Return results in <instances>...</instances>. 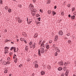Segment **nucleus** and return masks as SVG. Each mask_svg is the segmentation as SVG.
I'll use <instances>...</instances> for the list:
<instances>
[{
  "instance_id": "f257e3e1",
  "label": "nucleus",
  "mask_w": 76,
  "mask_h": 76,
  "mask_svg": "<svg viewBox=\"0 0 76 76\" xmlns=\"http://www.w3.org/2000/svg\"><path fill=\"white\" fill-rule=\"evenodd\" d=\"M67 61L64 62L63 64V61H61V62H59L58 63V64L60 66H67Z\"/></svg>"
},
{
  "instance_id": "a878e982",
  "label": "nucleus",
  "mask_w": 76,
  "mask_h": 76,
  "mask_svg": "<svg viewBox=\"0 0 76 76\" xmlns=\"http://www.w3.org/2000/svg\"><path fill=\"white\" fill-rule=\"evenodd\" d=\"M4 73H7V70L6 69L4 71Z\"/></svg>"
},
{
  "instance_id": "6e6552de",
  "label": "nucleus",
  "mask_w": 76,
  "mask_h": 76,
  "mask_svg": "<svg viewBox=\"0 0 76 76\" xmlns=\"http://www.w3.org/2000/svg\"><path fill=\"white\" fill-rule=\"evenodd\" d=\"M58 70L59 71H60V70H63V68L62 67H59L58 69Z\"/></svg>"
},
{
  "instance_id": "423d86ee",
  "label": "nucleus",
  "mask_w": 76,
  "mask_h": 76,
  "mask_svg": "<svg viewBox=\"0 0 76 76\" xmlns=\"http://www.w3.org/2000/svg\"><path fill=\"white\" fill-rule=\"evenodd\" d=\"M29 6H31V8L32 9H34V5H33V4H30V5H29Z\"/></svg>"
},
{
  "instance_id": "f03ea898",
  "label": "nucleus",
  "mask_w": 76,
  "mask_h": 76,
  "mask_svg": "<svg viewBox=\"0 0 76 76\" xmlns=\"http://www.w3.org/2000/svg\"><path fill=\"white\" fill-rule=\"evenodd\" d=\"M38 55L39 56H41V54H44L45 53V50H40V49L38 50Z\"/></svg>"
},
{
  "instance_id": "680f3d73",
  "label": "nucleus",
  "mask_w": 76,
  "mask_h": 76,
  "mask_svg": "<svg viewBox=\"0 0 76 76\" xmlns=\"http://www.w3.org/2000/svg\"><path fill=\"white\" fill-rule=\"evenodd\" d=\"M4 54H6V53H7V51H4Z\"/></svg>"
},
{
  "instance_id": "2eb2a0df",
  "label": "nucleus",
  "mask_w": 76,
  "mask_h": 76,
  "mask_svg": "<svg viewBox=\"0 0 76 76\" xmlns=\"http://www.w3.org/2000/svg\"><path fill=\"white\" fill-rule=\"evenodd\" d=\"M40 24H41V22H39V21H38L37 23V26H38V25H40Z\"/></svg>"
},
{
  "instance_id": "72a5a7b5",
  "label": "nucleus",
  "mask_w": 76,
  "mask_h": 76,
  "mask_svg": "<svg viewBox=\"0 0 76 76\" xmlns=\"http://www.w3.org/2000/svg\"><path fill=\"white\" fill-rule=\"evenodd\" d=\"M5 10H7V9H8V7L7 6L5 7Z\"/></svg>"
},
{
  "instance_id": "c756f323",
  "label": "nucleus",
  "mask_w": 76,
  "mask_h": 76,
  "mask_svg": "<svg viewBox=\"0 0 76 76\" xmlns=\"http://www.w3.org/2000/svg\"><path fill=\"white\" fill-rule=\"evenodd\" d=\"M61 14L62 16H64V12H62Z\"/></svg>"
},
{
  "instance_id": "58836bf2",
  "label": "nucleus",
  "mask_w": 76,
  "mask_h": 76,
  "mask_svg": "<svg viewBox=\"0 0 76 76\" xmlns=\"http://www.w3.org/2000/svg\"><path fill=\"white\" fill-rule=\"evenodd\" d=\"M39 11L41 13H43V11H42V10H41V9H40L39 10Z\"/></svg>"
},
{
  "instance_id": "4468645a",
  "label": "nucleus",
  "mask_w": 76,
  "mask_h": 76,
  "mask_svg": "<svg viewBox=\"0 0 76 76\" xmlns=\"http://www.w3.org/2000/svg\"><path fill=\"white\" fill-rule=\"evenodd\" d=\"M38 37V34H35L34 36V38H37Z\"/></svg>"
},
{
  "instance_id": "e2e57ef3",
  "label": "nucleus",
  "mask_w": 76,
  "mask_h": 76,
  "mask_svg": "<svg viewBox=\"0 0 76 76\" xmlns=\"http://www.w3.org/2000/svg\"><path fill=\"white\" fill-rule=\"evenodd\" d=\"M19 7H22V5H19Z\"/></svg>"
},
{
  "instance_id": "dca6fc26",
  "label": "nucleus",
  "mask_w": 76,
  "mask_h": 76,
  "mask_svg": "<svg viewBox=\"0 0 76 76\" xmlns=\"http://www.w3.org/2000/svg\"><path fill=\"white\" fill-rule=\"evenodd\" d=\"M32 11L33 12L35 13L37 12V10H36V9H33V10Z\"/></svg>"
},
{
  "instance_id": "0e129e2a",
  "label": "nucleus",
  "mask_w": 76,
  "mask_h": 76,
  "mask_svg": "<svg viewBox=\"0 0 76 76\" xmlns=\"http://www.w3.org/2000/svg\"><path fill=\"white\" fill-rule=\"evenodd\" d=\"M4 31L5 32H7V30H6V29H5Z\"/></svg>"
},
{
  "instance_id": "412c9836",
  "label": "nucleus",
  "mask_w": 76,
  "mask_h": 76,
  "mask_svg": "<svg viewBox=\"0 0 76 76\" xmlns=\"http://www.w3.org/2000/svg\"><path fill=\"white\" fill-rule=\"evenodd\" d=\"M16 47H14V52H15V53H16Z\"/></svg>"
},
{
  "instance_id": "f3484780",
  "label": "nucleus",
  "mask_w": 76,
  "mask_h": 76,
  "mask_svg": "<svg viewBox=\"0 0 76 76\" xmlns=\"http://www.w3.org/2000/svg\"><path fill=\"white\" fill-rule=\"evenodd\" d=\"M25 50L26 51H28V46H26L25 47Z\"/></svg>"
},
{
  "instance_id": "3c124183",
  "label": "nucleus",
  "mask_w": 76,
  "mask_h": 76,
  "mask_svg": "<svg viewBox=\"0 0 76 76\" xmlns=\"http://www.w3.org/2000/svg\"><path fill=\"white\" fill-rule=\"evenodd\" d=\"M33 1V3H35L36 2V0H32Z\"/></svg>"
},
{
  "instance_id": "de8ad7c7",
  "label": "nucleus",
  "mask_w": 76,
  "mask_h": 76,
  "mask_svg": "<svg viewBox=\"0 0 76 76\" xmlns=\"http://www.w3.org/2000/svg\"><path fill=\"white\" fill-rule=\"evenodd\" d=\"M57 8V6L56 5L54 7V9H56Z\"/></svg>"
},
{
  "instance_id": "0eeeda50",
  "label": "nucleus",
  "mask_w": 76,
  "mask_h": 76,
  "mask_svg": "<svg viewBox=\"0 0 76 76\" xmlns=\"http://www.w3.org/2000/svg\"><path fill=\"white\" fill-rule=\"evenodd\" d=\"M61 33H63V31H62L60 30L58 32L59 35L60 36H61Z\"/></svg>"
},
{
  "instance_id": "ea45409f",
  "label": "nucleus",
  "mask_w": 76,
  "mask_h": 76,
  "mask_svg": "<svg viewBox=\"0 0 76 76\" xmlns=\"http://www.w3.org/2000/svg\"><path fill=\"white\" fill-rule=\"evenodd\" d=\"M55 39H58V36L56 35L55 37Z\"/></svg>"
},
{
  "instance_id": "4be33fe9",
  "label": "nucleus",
  "mask_w": 76,
  "mask_h": 76,
  "mask_svg": "<svg viewBox=\"0 0 76 76\" xmlns=\"http://www.w3.org/2000/svg\"><path fill=\"white\" fill-rule=\"evenodd\" d=\"M15 58L16 59H15V61L14 60V61H15V63H16V62H17V61H18V58L16 57Z\"/></svg>"
},
{
  "instance_id": "13d9d810",
  "label": "nucleus",
  "mask_w": 76,
  "mask_h": 76,
  "mask_svg": "<svg viewBox=\"0 0 76 76\" xmlns=\"http://www.w3.org/2000/svg\"><path fill=\"white\" fill-rule=\"evenodd\" d=\"M16 57H15V56L14 55L13 57V59H15Z\"/></svg>"
},
{
  "instance_id": "7ed1b4c3",
  "label": "nucleus",
  "mask_w": 76,
  "mask_h": 76,
  "mask_svg": "<svg viewBox=\"0 0 76 76\" xmlns=\"http://www.w3.org/2000/svg\"><path fill=\"white\" fill-rule=\"evenodd\" d=\"M10 62L9 61H3L2 63V64H4V65H6V64H10Z\"/></svg>"
},
{
  "instance_id": "1a4fd4ad",
  "label": "nucleus",
  "mask_w": 76,
  "mask_h": 76,
  "mask_svg": "<svg viewBox=\"0 0 76 76\" xmlns=\"http://www.w3.org/2000/svg\"><path fill=\"white\" fill-rule=\"evenodd\" d=\"M56 13H56L55 11H52V14L53 16H54L55 15H56Z\"/></svg>"
},
{
  "instance_id": "6ab92c4d",
  "label": "nucleus",
  "mask_w": 76,
  "mask_h": 76,
  "mask_svg": "<svg viewBox=\"0 0 76 76\" xmlns=\"http://www.w3.org/2000/svg\"><path fill=\"white\" fill-rule=\"evenodd\" d=\"M68 73H69V71H66V76H67L68 75Z\"/></svg>"
},
{
  "instance_id": "c03bdc74",
  "label": "nucleus",
  "mask_w": 76,
  "mask_h": 76,
  "mask_svg": "<svg viewBox=\"0 0 76 76\" xmlns=\"http://www.w3.org/2000/svg\"><path fill=\"white\" fill-rule=\"evenodd\" d=\"M70 42H71V40H69L68 41V42L69 44H70Z\"/></svg>"
},
{
  "instance_id": "5fc2aeb1",
  "label": "nucleus",
  "mask_w": 76,
  "mask_h": 76,
  "mask_svg": "<svg viewBox=\"0 0 76 76\" xmlns=\"http://www.w3.org/2000/svg\"><path fill=\"white\" fill-rule=\"evenodd\" d=\"M23 65H22V64H20V65H19V67H20V66H22V67H23Z\"/></svg>"
},
{
  "instance_id": "5701e85b",
  "label": "nucleus",
  "mask_w": 76,
  "mask_h": 76,
  "mask_svg": "<svg viewBox=\"0 0 76 76\" xmlns=\"http://www.w3.org/2000/svg\"><path fill=\"white\" fill-rule=\"evenodd\" d=\"M13 49H14V47H12L11 48L10 50H11V51H12V50H13Z\"/></svg>"
},
{
  "instance_id": "e433bc0d",
  "label": "nucleus",
  "mask_w": 76,
  "mask_h": 76,
  "mask_svg": "<svg viewBox=\"0 0 76 76\" xmlns=\"http://www.w3.org/2000/svg\"><path fill=\"white\" fill-rule=\"evenodd\" d=\"M20 40L21 41H24V39H23L22 38H20Z\"/></svg>"
},
{
  "instance_id": "39448f33",
  "label": "nucleus",
  "mask_w": 76,
  "mask_h": 76,
  "mask_svg": "<svg viewBox=\"0 0 76 76\" xmlns=\"http://www.w3.org/2000/svg\"><path fill=\"white\" fill-rule=\"evenodd\" d=\"M22 35H24V37H26V35H27V34L25 32H22Z\"/></svg>"
},
{
  "instance_id": "37998d69",
  "label": "nucleus",
  "mask_w": 76,
  "mask_h": 76,
  "mask_svg": "<svg viewBox=\"0 0 76 76\" xmlns=\"http://www.w3.org/2000/svg\"><path fill=\"white\" fill-rule=\"evenodd\" d=\"M47 69H48L49 70H50V69H51V67H47Z\"/></svg>"
},
{
  "instance_id": "09e8293b",
  "label": "nucleus",
  "mask_w": 76,
  "mask_h": 76,
  "mask_svg": "<svg viewBox=\"0 0 76 76\" xmlns=\"http://www.w3.org/2000/svg\"><path fill=\"white\" fill-rule=\"evenodd\" d=\"M41 44V40H40V42H39V45H40Z\"/></svg>"
},
{
  "instance_id": "4d7b16f0",
  "label": "nucleus",
  "mask_w": 76,
  "mask_h": 76,
  "mask_svg": "<svg viewBox=\"0 0 76 76\" xmlns=\"http://www.w3.org/2000/svg\"><path fill=\"white\" fill-rule=\"evenodd\" d=\"M12 54H13V53H12V52H10L9 53V55H12Z\"/></svg>"
},
{
  "instance_id": "052dcab7",
  "label": "nucleus",
  "mask_w": 76,
  "mask_h": 76,
  "mask_svg": "<svg viewBox=\"0 0 76 76\" xmlns=\"http://www.w3.org/2000/svg\"><path fill=\"white\" fill-rule=\"evenodd\" d=\"M28 24V25H29V24H31V22H30V21L29 22H28H28H27Z\"/></svg>"
},
{
  "instance_id": "2f4dec72",
  "label": "nucleus",
  "mask_w": 76,
  "mask_h": 76,
  "mask_svg": "<svg viewBox=\"0 0 76 76\" xmlns=\"http://www.w3.org/2000/svg\"><path fill=\"white\" fill-rule=\"evenodd\" d=\"M37 62H38V61H36L34 63L35 64H37V63H38Z\"/></svg>"
},
{
  "instance_id": "f8f14e48",
  "label": "nucleus",
  "mask_w": 76,
  "mask_h": 76,
  "mask_svg": "<svg viewBox=\"0 0 76 76\" xmlns=\"http://www.w3.org/2000/svg\"><path fill=\"white\" fill-rule=\"evenodd\" d=\"M41 75H44V74H45V72H44V71L41 72Z\"/></svg>"
},
{
  "instance_id": "f704fd0d",
  "label": "nucleus",
  "mask_w": 76,
  "mask_h": 76,
  "mask_svg": "<svg viewBox=\"0 0 76 76\" xmlns=\"http://www.w3.org/2000/svg\"><path fill=\"white\" fill-rule=\"evenodd\" d=\"M67 6L68 7H70V4H69L67 5Z\"/></svg>"
},
{
  "instance_id": "79ce46f5",
  "label": "nucleus",
  "mask_w": 76,
  "mask_h": 76,
  "mask_svg": "<svg viewBox=\"0 0 76 76\" xmlns=\"http://www.w3.org/2000/svg\"><path fill=\"white\" fill-rule=\"evenodd\" d=\"M67 63V65H68V64H70V62H68V61H66Z\"/></svg>"
},
{
  "instance_id": "8fccbe9b",
  "label": "nucleus",
  "mask_w": 76,
  "mask_h": 76,
  "mask_svg": "<svg viewBox=\"0 0 76 76\" xmlns=\"http://www.w3.org/2000/svg\"><path fill=\"white\" fill-rule=\"evenodd\" d=\"M42 47H44V48H45V45L44 44L43 46L42 47Z\"/></svg>"
},
{
  "instance_id": "20e7f679",
  "label": "nucleus",
  "mask_w": 76,
  "mask_h": 76,
  "mask_svg": "<svg viewBox=\"0 0 76 76\" xmlns=\"http://www.w3.org/2000/svg\"><path fill=\"white\" fill-rule=\"evenodd\" d=\"M75 15H72L71 17V18L72 20H75Z\"/></svg>"
},
{
  "instance_id": "bf43d9fd",
  "label": "nucleus",
  "mask_w": 76,
  "mask_h": 76,
  "mask_svg": "<svg viewBox=\"0 0 76 76\" xmlns=\"http://www.w3.org/2000/svg\"><path fill=\"white\" fill-rule=\"evenodd\" d=\"M69 35H70V33H68L67 34V36H69Z\"/></svg>"
},
{
  "instance_id": "7c9ffc66",
  "label": "nucleus",
  "mask_w": 76,
  "mask_h": 76,
  "mask_svg": "<svg viewBox=\"0 0 76 76\" xmlns=\"http://www.w3.org/2000/svg\"><path fill=\"white\" fill-rule=\"evenodd\" d=\"M8 41H9V40L6 39L5 40V42H8Z\"/></svg>"
},
{
  "instance_id": "a19ab883",
  "label": "nucleus",
  "mask_w": 76,
  "mask_h": 76,
  "mask_svg": "<svg viewBox=\"0 0 76 76\" xmlns=\"http://www.w3.org/2000/svg\"><path fill=\"white\" fill-rule=\"evenodd\" d=\"M57 50H58L56 52H59V53H60V50H59V49H57Z\"/></svg>"
},
{
  "instance_id": "c85d7f7f",
  "label": "nucleus",
  "mask_w": 76,
  "mask_h": 76,
  "mask_svg": "<svg viewBox=\"0 0 76 76\" xmlns=\"http://www.w3.org/2000/svg\"><path fill=\"white\" fill-rule=\"evenodd\" d=\"M22 22V20H18V22H19V23H21Z\"/></svg>"
},
{
  "instance_id": "603ef678",
  "label": "nucleus",
  "mask_w": 76,
  "mask_h": 76,
  "mask_svg": "<svg viewBox=\"0 0 76 76\" xmlns=\"http://www.w3.org/2000/svg\"><path fill=\"white\" fill-rule=\"evenodd\" d=\"M24 42H25V43L26 44H27V42H26V40H24Z\"/></svg>"
},
{
  "instance_id": "49530a36",
  "label": "nucleus",
  "mask_w": 76,
  "mask_h": 76,
  "mask_svg": "<svg viewBox=\"0 0 76 76\" xmlns=\"http://www.w3.org/2000/svg\"><path fill=\"white\" fill-rule=\"evenodd\" d=\"M35 67H38V65L37 64H35Z\"/></svg>"
},
{
  "instance_id": "a18cd8bd",
  "label": "nucleus",
  "mask_w": 76,
  "mask_h": 76,
  "mask_svg": "<svg viewBox=\"0 0 76 76\" xmlns=\"http://www.w3.org/2000/svg\"><path fill=\"white\" fill-rule=\"evenodd\" d=\"M72 8V11H74V10H75V7H74L73 8Z\"/></svg>"
},
{
  "instance_id": "a211bd4d",
  "label": "nucleus",
  "mask_w": 76,
  "mask_h": 76,
  "mask_svg": "<svg viewBox=\"0 0 76 76\" xmlns=\"http://www.w3.org/2000/svg\"><path fill=\"white\" fill-rule=\"evenodd\" d=\"M55 54V56H58V53H57V52H56L54 53Z\"/></svg>"
},
{
  "instance_id": "4c0bfd02",
  "label": "nucleus",
  "mask_w": 76,
  "mask_h": 76,
  "mask_svg": "<svg viewBox=\"0 0 76 76\" xmlns=\"http://www.w3.org/2000/svg\"><path fill=\"white\" fill-rule=\"evenodd\" d=\"M28 60H27V61H31V59H30V58H27Z\"/></svg>"
},
{
  "instance_id": "9b49d317",
  "label": "nucleus",
  "mask_w": 76,
  "mask_h": 76,
  "mask_svg": "<svg viewBox=\"0 0 76 76\" xmlns=\"http://www.w3.org/2000/svg\"><path fill=\"white\" fill-rule=\"evenodd\" d=\"M8 12L9 13H10V12H12V9H10V8H9L8 9Z\"/></svg>"
},
{
  "instance_id": "bb28decb",
  "label": "nucleus",
  "mask_w": 76,
  "mask_h": 76,
  "mask_svg": "<svg viewBox=\"0 0 76 76\" xmlns=\"http://www.w3.org/2000/svg\"><path fill=\"white\" fill-rule=\"evenodd\" d=\"M36 17H39V16H40V15H39V14H37L36 15Z\"/></svg>"
},
{
  "instance_id": "393cba45",
  "label": "nucleus",
  "mask_w": 76,
  "mask_h": 76,
  "mask_svg": "<svg viewBox=\"0 0 76 76\" xmlns=\"http://www.w3.org/2000/svg\"><path fill=\"white\" fill-rule=\"evenodd\" d=\"M66 69L67 68L66 67H64V71H66Z\"/></svg>"
},
{
  "instance_id": "774afa93",
  "label": "nucleus",
  "mask_w": 76,
  "mask_h": 76,
  "mask_svg": "<svg viewBox=\"0 0 76 76\" xmlns=\"http://www.w3.org/2000/svg\"><path fill=\"white\" fill-rule=\"evenodd\" d=\"M41 50H44V48H42Z\"/></svg>"
},
{
  "instance_id": "6e6d98bb",
  "label": "nucleus",
  "mask_w": 76,
  "mask_h": 76,
  "mask_svg": "<svg viewBox=\"0 0 76 76\" xmlns=\"http://www.w3.org/2000/svg\"><path fill=\"white\" fill-rule=\"evenodd\" d=\"M44 45V44H43V43H42L41 44V47H42V46H43V45Z\"/></svg>"
},
{
  "instance_id": "ddd939ff",
  "label": "nucleus",
  "mask_w": 76,
  "mask_h": 76,
  "mask_svg": "<svg viewBox=\"0 0 76 76\" xmlns=\"http://www.w3.org/2000/svg\"><path fill=\"white\" fill-rule=\"evenodd\" d=\"M48 14H50V15L51 13V10H48Z\"/></svg>"
},
{
  "instance_id": "cd10ccee",
  "label": "nucleus",
  "mask_w": 76,
  "mask_h": 76,
  "mask_svg": "<svg viewBox=\"0 0 76 76\" xmlns=\"http://www.w3.org/2000/svg\"><path fill=\"white\" fill-rule=\"evenodd\" d=\"M35 43H34L33 45V48H35Z\"/></svg>"
},
{
  "instance_id": "69168bd1",
  "label": "nucleus",
  "mask_w": 76,
  "mask_h": 76,
  "mask_svg": "<svg viewBox=\"0 0 76 76\" xmlns=\"http://www.w3.org/2000/svg\"><path fill=\"white\" fill-rule=\"evenodd\" d=\"M74 15H76V12H75L74 13Z\"/></svg>"
},
{
  "instance_id": "aec40b11",
  "label": "nucleus",
  "mask_w": 76,
  "mask_h": 76,
  "mask_svg": "<svg viewBox=\"0 0 76 76\" xmlns=\"http://www.w3.org/2000/svg\"><path fill=\"white\" fill-rule=\"evenodd\" d=\"M37 20H38L39 21H40L41 20V18L40 17H39V18H38L37 19Z\"/></svg>"
},
{
  "instance_id": "9d476101",
  "label": "nucleus",
  "mask_w": 76,
  "mask_h": 76,
  "mask_svg": "<svg viewBox=\"0 0 76 76\" xmlns=\"http://www.w3.org/2000/svg\"><path fill=\"white\" fill-rule=\"evenodd\" d=\"M46 48L47 49H49L50 48V45H46Z\"/></svg>"
},
{
  "instance_id": "338daca9",
  "label": "nucleus",
  "mask_w": 76,
  "mask_h": 76,
  "mask_svg": "<svg viewBox=\"0 0 76 76\" xmlns=\"http://www.w3.org/2000/svg\"><path fill=\"white\" fill-rule=\"evenodd\" d=\"M27 22H28V18L27 17Z\"/></svg>"
},
{
  "instance_id": "b1692460",
  "label": "nucleus",
  "mask_w": 76,
  "mask_h": 76,
  "mask_svg": "<svg viewBox=\"0 0 76 76\" xmlns=\"http://www.w3.org/2000/svg\"><path fill=\"white\" fill-rule=\"evenodd\" d=\"M4 49L5 50L6 49H7V50H9V48L7 46L5 47L4 48Z\"/></svg>"
},
{
  "instance_id": "864d4df0",
  "label": "nucleus",
  "mask_w": 76,
  "mask_h": 76,
  "mask_svg": "<svg viewBox=\"0 0 76 76\" xmlns=\"http://www.w3.org/2000/svg\"><path fill=\"white\" fill-rule=\"evenodd\" d=\"M68 17H69V18H70V17H71V15H70V14H69V15H68Z\"/></svg>"
},
{
  "instance_id": "c9c22d12",
  "label": "nucleus",
  "mask_w": 76,
  "mask_h": 76,
  "mask_svg": "<svg viewBox=\"0 0 76 76\" xmlns=\"http://www.w3.org/2000/svg\"><path fill=\"white\" fill-rule=\"evenodd\" d=\"M7 60L9 61H10V57H8L7 58Z\"/></svg>"
},
{
  "instance_id": "473e14b6",
  "label": "nucleus",
  "mask_w": 76,
  "mask_h": 76,
  "mask_svg": "<svg viewBox=\"0 0 76 76\" xmlns=\"http://www.w3.org/2000/svg\"><path fill=\"white\" fill-rule=\"evenodd\" d=\"M0 4H3V1L1 0H0Z\"/></svg>"
}]
</instances>
